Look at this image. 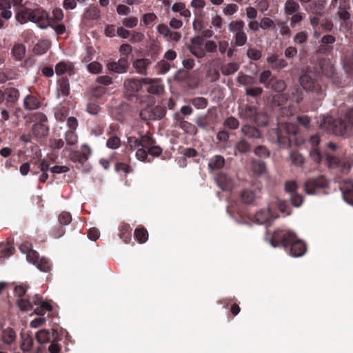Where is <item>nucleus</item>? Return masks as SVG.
<instances>
[{
	"label": "nucleus",
	"instance_id": "1",
	"mask_svg": "<svg viewBox=\"0 0 353 353\" xmlns=\"http://www.w3.org/2000/svg\"><path fill=\"white\" fill-rule=\"evenodd\" d=\"M273 247L282 246L293 257H300L307 251L306 244L290 231L276 230L270 237Z\"/></svg>",
	"mask_w": 353,
	"mask_h": 353
},
{
	"label": "nucleus",
	"instance_id": "2",
	"mask_svg": "<svg viewBox=\"0 0 353 353\" xmlns=\"http://www.w3.org/2000/svg\"><path fill=\"white\" fill-rule=\"evenodd\" d=\"M353 126V108L350 109L345 119H334L331 116L323 117L319 121V128L327 133L343 136Z\"/></svg>",
	"mask_w": 353,
	"mask_h": 353
},
{
	"label": "nucleus",
	"instance_id": "3",
	"mask_svg": "<svg viewBox=\"0 0 353 353\" xmlns=\"http://www.w3.org/2000/svg\"><path fill=\"white\" fill-rule=\"evenodd\" d=\"M299 132L297 125L292 123L279 124L276 128L270 131V137L272 141L278 143L281 148H288L295 140L294 137Z\"/></svg>",
	"mask_w": 353,
	"mask_h": 353
},
{
	"label": "nucleus",
	"instance_id": "4",
	"mask_svg": "<svg viewBox=\"0 0 353 353\" xmlns=\"http://www.w3.org/2000/svg\"><path fill=\"white\" fill-rule=\"evenodd\" d=\"M47 15L46 10L42 8L31 9L25 6L18 8L15 14V19L20 24L26 23L28 21L35 23L40 28V22L43 24Z\"/></svg>",
	"mask_w": 353,
	"mask_h": 353
},
{
	"label": "nucleus",
	"instance_id": "5",
	"mask_svg": "<svg viewBox=\"0 0 353 353\" xmlns=\"http://www.w3.org/2000/svg\"><path fill=\"white\" fill-rule=\"evenodd\" d=\"M239 114L241 119L254 122L257 125L265 126L268 123V115L259 112L256 105L246 104L240 106L239 108Z\"/></svg>",
	"mask_w": 353,
	"mask_h": 353
},
{
	"label": "nucleus",
	"instance_id": "6",
	"mask_svg": "<svg viewBox=\"0 0 353 353\" xmlns=\"http://www.w3.org/2000/svg\"><path fill=\"white\" fill-rule=\"evenodd\" d=\"M46 14L47 17L43 24L40 22V28L46 29L48 27H50L58 35L63 34L66 32V27L63 23H60L64 17L63 10L59 8H56L52 12V17L46 10Z\"/></svg>",
	"mask_w": 353,
	"mask_h": 353
},
{
	"label": "nucleus",
	"instance_id": "7",
	"mask_svg": "<svg viewBox=\"0 0 353 353\" xmlns=\"http://www.w3.org/2000/svg\"><path fill=\"white\" fill-rule=\"evenodd\" d=\"M329 181L323 175L308 178L304 183V190L307 194H315L319 190L325 189Z\"/></svg>",
	"mask_w": 353,
	"mask_h": 353
},
{
	"label": "nucleus",
	"instance_id": "8",
	"mask_svg": "<svg viewBox=\"0 0 353 353\" xmlns=\"http://www.w3.org/2000/svg\"><path fill=\"white\" fill-rule=\"evenodd\" d=\"M300 83L303 88L305 90L312 92L314 94V99L318 101L323 99L325 94L318 81L307 74L302 75L300 77Z\"/></svg>",
	"mask_w": 353,
	"mask_h": 353
},
{
	"label": "nucleus",
	"instance_id": "9",
	"mask_svg": "<svg viewBox=\"0 0 353 353\" xmlns=\"http://www.w3.org/2000/svg\"><path fill=\"white\" fill-rule=\"evenodd\" d=\"M142 79L132 78L124 81L125 95L128 100L131 101L138 100L137 93L142 88L143 85Z\"/></svg>",
	"mask_w": 353,
	"mask_h": 353
},
{
	"label": "nucleus",
	"instance_id": "10",
	"mask_svg": "<svg viewBox=\"0 0 353 353\" xmlns=\"http://www.w3.org/2000/svg\"><path fill=\"white\" fill-rule=\"evenodd\" d=\"M166 109L161 105L148 107L141 110L139 116L142 120H160L165 117Z\"/></svg>",
	"mask_w": 353,
	"mask_h": 353
},
{
	"label": "nucleus",
	"instance_id": "11",
	"mask_svg": "<svg viewBox=\"0 0 353 353\" xmlns=\"http://www.w3.org/2000/svg\"><path fill=\"white\" fill-rule=\"evenodd\" d=\"M92 154V149L87 144H83L80 150L72 151L70 153V159L77 163V168H80L87 162L90 155Z\"/></svg>",
	"mask_w": 353,
	"mask_h": 353
},
{
	"label": "nucleus",
	"instance_id": "12",
	"mask_svg": "<svg viewBox=\"0 0 353 353\" xmlns=\"http://www.w3.org/2000/svg\"><path fill=\"white\" fill-rule=\"evenodd\" d=\"M261 189L256 185L244 189L241 193V201L247 204L254 203L261 197Z\"/></svg>",
	"mask_w": 353,
	"mask_h": 353
},
{
	"label": "nucleus",
	"instance_id": "13",
	"mask_svg": "<svg viewBox=\"0 0 353 353\" xmlns=\"http://www.w3.org/2000/svg\"><path fill=\"white\" fill-rule=\"evenodd\" d=\"M16 341L17 333L13 328L8 327L2 329L0 333V344L2 346L11 350Z\"/></svg>",
	"mask_w": 353,
	"mask_h": 353
},
{
	"label": "nucleus",
	"instance_id": "14",
	"mask_svg": "<svg viewBox=\"0 0 353 353\" xmlns=\"http://www.w3.org/2000/svg\"><path fill=\"white\" fill-rule=\"evenodd\" d=\"M331 6L337 7V14L339 19L343 21H347L350 19L349 10L351 8L350 0H332Z\"/></svg>",
	"mask_w": 353,
	"mask_h": 353
},
{
	"label": "nucleus",
	"instance_id": "15",
	"mask_svg": "<svg viewBox=\"0 0 353 353\" xmlns=\"http://www.w3.org/2000/svg\"><path fill=\"white\" fill-rule=\"evenodd\" d=\"M302 6L309 3L307 10L315 15H323L327 0H299Z\"/></svg>",
	"mask_w": 353,
	"mask_h": 353
},
{
	"label": "nucleus",
	"instance_id": "16",
	"mask_svg": "<svg viewBox=\"0 0 353 353\" xmlns=\"http://www.w3.org/2000/svg\"><path fill=\"white\" fill-rule=\"evenodd\" d=\"M54 71L56 74L60 77H64V74L72 77L76 73L74 63L68 61H61L57 63L55 65Z\"/></svg>",
	"mask_w": 353,
	"mask_h": 353
},
{
	"label": "nucleus",
	"instance_id": "17",
	"mask_svg": "<svg viewBox=\"0 0 353 353\" xmlns=\"http://www.w3.org/2000/svg\"><path fill=\"white\" fill-rule=\"evenodd\" d=\"M130 66L127 57H121L117 61H112L107 63L108 70L118 74H123L128 71Z\"/></svg>",
	"mask_w": 353,
	"mask_h": 353
},
{
	"label": "nucleus",
	"instance_id": "18",
	"mask_svg": "<svg viewBox=\"0 0 353 353\" xmlns=\"http://www.w3.org/2000/svg\"><path fill=\"white\" fill-rule=\"evenodd\" d=\"M57 97H65L70 93V85L68 77H61L57 80Z\"/></svg>",
	"mask_w": 353,
	"mask_h": 353
},
{
	"label": "nucleus",
	"instance_id": "19",
	"mask_svg": "<svg viewBox=\"0 0 353 353\" xmlns=\"http://www.w3.org/2000/svg\"><path fill=\"white\" fill-rule=\"evenodd\" d=\"M143 148L148 150V154L153 157H159L162 153V148L156 144L155 139L151 136L143 138Z\"/></svg>",
	"mask_w": 353,
	"mask_h": 353
},
{
	"label": "nucleus",
	"instance_id": "20",
	"mask_svg": "<svg viewBox=\"0 0 353 353\" xmlns=\"http://www.w3.org/2000/svg\"><path fill=\"white\" fill-rule=\"evenodd\" d=\"M142 81L143 85H148L146 90L150 94H159L163 91V86L158 79L143 78Z\"/></svg>",
	"mask_w": 353,
	"mask_h": 353
},
{
	"label": "nucleus",
	"instance_id": "21",
	"mask_svg": "<svg viewBox=\"0 0 353 353\" xmlns=\"http://www.w3.org/2000/svg\"><path fill=\"white\" fill-rule=\"evenodd\" d=\"M10 8V0H0V28L3 27L6 21L12 17V13Z\"/></svg>",
	"mask_w": 353,
	"mask_h": 353
},
{
	"label": "nucleus",
	"instance_id": "22",
	"mask_svg": "<svg viewBox=\"0 0 353 353\" xmlns=\"http://www.w3.org/2000/svg\"><path fill=\"white\" fill-rule=\"evenodd\" d=\"M215 181L216 185L223 191H231L233 186L232 179L223 172H219L215 177Z\"/></svg>",
	"mask_w": 353,
	"mask_h": 353
},
{
	"label": "nucleus",
	"instance_id": "23",
	"mask_svg": "<svg viewBox=\"0 0 353 353\" xmlns=\"http://www.w3.org/2000/svg\"><path fill=\"white\" fill-rule=\"evenodd\" d=\"M340 190L342 192L344 200L353 205V181L345 180L340 184Z\"/></svg>",
	"mask_w": 353,
	"mask_h": 353
},
{
	"label": "nucleus",
	"instance_id": "24",
	"mask_svg": "<svg viewBox=\"0 0 353 353\" xmlns=\"http://www.w3.org/2000/svg\"><path fill=\"white\" fill-rule=\"evenodd\" d=\"M276 219L270 209L261 210L254 215V221L259 224H264L270 223Z\"/></svg>",
	"mask_w": 353,
	"mask_h": 353
},
{
	"label": "nucleus",
	"instance_id": "25",
	"mask_svg": "<svg viewBox=\"0 0 353 353\" xmlns=\"http://www.w3.org/2000/svg\"><path fill=\"white\" fill-rule=\"evenodd\" d=\"M301 12V6L296 0H287L283 6V12L286 17Z\"/></svg>",
	"mask_w": 353,
	"mask_h": 353
},
{
	"label": "nucleus",
	"instance_id": "26",
	"mask_svg": "<svg viewBox=\"0 0 353 353\" xmlns=\"http://www.w3.org/2000/svg\"><path fill=\"white\" fill-rule=\"evenodd\" d=\"M267 62L271 65L272 68L274 70H281L288 66V62L285 59L279 58L276 54H273L267 58Z\"/></svg>",
	"mask_w": 353,
	"mask_h": 353
},
{
	"label": "nucleus",
	"instance_id": "27",
	"mask_svg": "<svg viewBox=\"0 0 353 353\" xmlns=\"http://www.w3.org/2000/svg\"><path fill=\"white\" fill-rule=\"evenodd\" d=\"M41 105L40 100L32 94L27 95L23 100V106L26 110H34Z\"/></svg>",
	"mask_w": 353,
	"mask_h": 353
},
{
	"label": "nucleus",
	"instance_id": "28",
	"mask_svg": "<svg viewBox=\"0 0 353 353\" xmlns=\"http://www.w3.org/2000/svg\"><path fill=\"white\" fill-rule=\"evenodd\" d=\"M322 74L327 78L334 79L335 69L330 60H321L319 62Z\"/></svg>",
	"mask_w": 353,
	"mask_h": 353
},
{
	"label": "nucleus",
	"instance_id": "29",
	"mask_svg": "<svg viewBox=\"0 0 353 353\" xmlns=\"http://www.w3.org/2000/svg\"><path fill=\"white\" fill-rule=\"evenodd\" d=\"M225 159L221 155L213 156L208 162V169L210 172L222 169L225 165Z\"/></svg>",
	"mask_w": 353,
	"mask_h": 353
},
{
	"label": "nucleus",
	"instance_id": "30",
	"mask_svg": "<svg viewBox=\"0 0 353 353\" xmlns=\"http://www.w3.org/2000/svg\"><path fill=\"white\" fill-rule=\"evenodd\" d=\"M32 133L37 138H44L49 134V128L46 123H35L32 126Z\"/></svg>",
	"mask_w": 353,
	"mask_h": 353
},
{
	"label": "nucleus",
	"instance_id": "31",
	"mask_svg": "<svg viewBox=\"0 0 353 353\" xmlns=\"http://www.w3.org/2000/svg\"><path fill=\"white\" fill-rule=\"evenodd\" d=\"M241 131L249 139H259L261 136V132L256 127L250 125H243Z\"/></svg>",
	"mask_w": 353,
	"mask_h": 353
},
{
	"label": "nucleus",
	"instance_id": "32",
	"mask_svg": "<svg viewBox=\"0 0 353 353\" xmlns=\"http://www.w3.org/2000/svg\"><path fill=\"white\" fill-rule=\"evenodd\" d=\"M119 236L125 243H128L131 240L132 228L129 224L122 223L119 227Z\"/></svg>",
	"mask_w": 353,
	"mask_h": 353
},
{
	"label": "nucleus",
	"instance_id": "33",
	"mask_svg": "<svg viewBox=\"0 0 353 353\" xmlns=\"http://www.w3.org/2000/svg\"><path fill=\"white\" fill-rule=\"evenodd\" d=\"M101 11L97 6L88 8L85 10L83 19L84 20H97L100 17Z\"/></svg>",
	"mask_w": 353,
	"mask_h": 353
},
{
	"label": "nucleus",
	"instance_id": "34",
	"mask_svg": "<svg viewBox=\"0 0 353 353\" xmlns=\"http://www.w3.org/2000/svg\"><path fill=\"white\" fill-rule=\"evenodd\" d=\"M151 64L149 59H139L133 63V66L136 68L138 73L146 74L147 68Z\"/></svg>",
	"mask_w": 353,
	"mask_h": 353
},
{
	"label": "nucleus",
	"instance_id": "35",
	"mask_svg": "<svg viewBox=\"0 0 353 353\" xmlns=\"http://www.w3.org/2000/svg\"><path fill=\"white\" fill-rule=\"evenodd\" d=\"M288 20H278L276 22V25L279 28L280 34L283 39H289L292 35L291 27L288 26Z\"/></svg>",
	"mask_w": 353,
	"mask_h": 353
},
{
	"label": "nucleus",
	"instance_id": "36",
	"mask_svg": "<svg viewBox=\"0 0 353 353\" xmlns=\"http://www.w3.org/2000/svg\"><path fill=\"white\" fill-rule=\"evenodd\" d=\"M251 146L250 143L245 139H242L238 141L234 145V155L239 154H245L250 152Z\"/></svg>",
	"mask_w": 353,
	"mask_h": 353
},
{
	"label": "nucleus",
	"instance_id": "37",
	"mask_svg": "<svg viewBox=\"0 0 353 353\" xmlns=\"http://www.w3.org/2000/svg\"><path fill=\"white\" fill-rule=\"evenodd\" d=\"M26 46L22 43H16L12 48L11 53L17 61H21L26 54Z\"/></svg>",
	"mask_w": 353,
	"mask_h": 353
},
{
	"label": "nucleus",
	"instance_id": "38",
	"mask_svg": "<svg viewBox=\"0 0 353 353\" xmlns=\"http://www.w3.org/2000/svg\"><path fill=\"white\" fill-rule=\"evenodd\" d=\"M145 137H148V134H144L141 137L140 139L136 138L134 137H130L128 138V147L130 149L131 151H133L136 148L141 146L143 148V138Z\"/></svg>",
	"mask_w": 353,
	"mask_h": 353
},
{
	"label": "nucleus",
	"instance_id": "39",
	"mask_svg": "<svg viewBox=\"0 0 353 353\" xmlns=\"http://www.w3.org/2000/svg\"><path fill=\"white\" fill-rule=\"evenodd\" d=\"M134 237L140 243H143L148 239V232L144 227H139L134 230Z\"/></svg>",
	"mask_w": 353,
	"mask_h": 353
},
{
	"label": "nucleus",
	"instance_id": "40",
	"mask_svg": "<svg viewBox=\"0 0 353 353\" xmlns=\"http://www.w3.org/2000/svg\"><path fill=\"white\" fill-rule=\"evenodd\" d=\"M239 67L240 65L238 63H228L221 68V72L224 75L229 76L234 74L236 71H238Z\"/></svg>",
	"mask_w": 353,
	"mask_h": 353
},
{
	"label": "nucleus",
	"instance_id": "41",
	"mask_svg": "<svg viewBox=\"0 0 353 353\" xmlns=\"http://www.w3.org/2000/svg\"><path fill=\"white\" fill-rule=\"evenodd\" d=\"M4 95L7 97V101L15 103L19 98V91L14 88H8L4 91Z\"/></svg>",
	"mask_w": 353,
	"mask_h": 353
},
{
	"label": "nucleus",
	"instance_id": "42",
	"mask_svg": "<svg viewBox=\"0 0 353 353\" xmlns=\"http://www.w3.org/2000/svg\"><path fill=\"white\" fill-rule=\"evenodd\" d=\"M305 14L302 12H299L296 14H292L288 18V21H290V26L292 28H295L296 26L301 25V21L303 20Z\"/></svg>",
	"mask_w": 353,
	"mask_h": 353
},
{
	"label": "nucleus",
	"instance_id": "43",
	"mask_svg": "<svg viewBox=\"0 0 353 353\" xmlns=\"http://www.w3.org/2000/svg\"><path fill=\"white\" fill-rule=\"evenodd\" d=\"M343 61L347 70H353V50H347L345 52Z\"/></svg>",
	"mask_w": 353,
	"mask_h": 353
},
{
	"label": "nucleus",
	"instance_id": "44",
	"mask_svg": "<svg viewBox=\"0 0 353 353\" xmlns=\"http://www.w3.org/2000/svg\"><path fill=\"white\" fill-rule=\"evenodd\" d=\"M51 334L47 330H41L37 332L36 338L41 344H44L51 341Z\"/></svg>",
	"mask_w": 353,
	"mask_h": 353
},
{
	"label": "nucleus",
	"instance_id": "45",
	"mask_svg": "<svg viewBox=\"0 0 353 353\" xmlns=\"http://www.w3.org/2000/svg\"><path fill=\"white\" fill-rule=\"evenodd\" d=\"M290 159L292 164L295 166L301 167L304 163V157L297 151H291Z\"/></svg>",
	"mask_w": 353,
	"mask_h": 353
},
{
	"label": "nucleus",
	"instance_id": "46",
	"mask_svg": "<svg viewBox=\"0 0 353 353\" xmlns=\"http://www.w3.org/2000/svg\"><path fill=\"white\" fill-rule=\"evenodd\" d=\"M272 72L270 70L263 71L259 76V83L265 85L266 88H269L271 84Z\"/></svg>",
	"mask_w": 353,
	"mask_h": 353
},
{
	"label": "nucleus",
	"instance_id": "47",
	"mask_svg": "<svg viewBox=\"0 0 353 353\" xmlns=\"http://www.w3.org/2000/svg\"><path fill=\"white\" fill-rule=\"evenodd\" d=\"M245 23L241 20L232 21L229 23L228 29L231 32L238 33L243 31Z\"/></svg>",
	"mask_w": 353,
	"mask_h": 353
},
{
	"label": "nucleus",
	"instance_id": "48",
	"mask_svg": "<svg viewBox=\"0 0 353 353\" xmlns=\"http://www.w3.org/2000/svg\"><path fill=\"white\" fill-rule=\"evenodd\" d=\"M239 124V120L232 116L228 117L223 122L224 127L232 130L238 129Z\"/></svg>",
	"mask_w": 353,
	"mask_h": 353
},
{
	"label": "nucleus",
	"instance_id": "49",
	"mask_svg": "<svg viewBox=\"0 0 353 353\" xmlns=\"http://www.w3.org/2000/svg\"><path fill=\"white\" fill-rule=\"evenodd\" d=\"M17 305L21 311L28 312L32 309L33 305L29 299L21 298L17 301Z\"/></svg>",
	"mask_w": 353,
	"mask_h": 353
},
{
	"label": "nucleus",
	"instance_id": "50",
	"mask_svg": "<svg viewBox=\"0 0 353 353\" xmlns=\"http://www.w3.org/2000/svg\"><path fill=\"white\" fill-rule=\"evenodd\" d=\"M35 265H37V267L39 270L44 272H48L51 269V263L50 260L45 257L40 258V259Z\"/></svg>",
	"mask_w": 353,
	"mask_h": 353
},
{
	"label": "nucleus",
	"instance_id": "51",
	"mask_svg": "<svg viewBox=\"0 0 353 353\" xmlns=\"http://www.w3.org/2000/svg\"><path fill=\"white\" fill-rule=\"evenodd\" d=\"M234 45L236 46L241 47L244 46L248 41V36L246 33L243 31L235 33L234 36Z\"/></svg>",
	"mask_w": 353,
	"mask_h": 353
},
{
	"label": "nucleus",
	"instance_id": "52",
	"mask_svg": "<svg viewBox=\"0 0 353 353\" xmlns=\"http://www.w3.org/2000/svg\"><path fill=\"white\" fill-rule=\"evenodd\" d=\"M270 88L276 92H280L285 89L286 84L283 80L272 79Z\"/></svg>",
	"mask_w": 353,
	"mask_h": 353
},
{
	"label": "nucleus",
	"instance_id": "53",
	"mask_svg": "<svg viewBox=\"0 0 353 353\" xmlns=\"http://www.w3.org/2000/svg\"><path fill=\"white\" fill-rule=\"evenodd\" d=\"M191 103L196 108V109H204L208 105V101L207 99L202 97H194L191 99Z\"/></svg>",
	"mask_w": 353,
	"mask_h": 353
},
{
	"label": "nucleus",
	"instance_id": "54",
	"mask_svg": "<svg viewBox=\"0 0 353 353\" xmlns=\"http://www.w3.org/2000/svg\"><path fill=\"white\" fill-rule=\"evenodd\" d=\"M65 140L69 145H76L78 142V136L74 130H67L65 133Z\"/></svg>",
	"mask_w": 353,
	"mask_h": 353
},
{
	"label": "nucleus",
	"instance_id": "55",
	"mask_svg": "<svg viewBox=\"0 0 353 353\" xmlns=\"http://www.w3.org/2000/svg\"><path fill=\"white\" fill-rule=\"evenodd\" d=\"M252 170L257 174H261L265 172L266 166L261 160H254L252 165Z\"/></svg>",
	"mask_w": 353,
	"mask_h": 353
},
{
	"label": "nucleus",
	"instance_id": "56",
	"mask_svg": "<svg viewBox=\"0 0 353 353\" xmlns=\"http://www.w3.org/2000/svg\"><path fill=\"white\" fill-rule=\"evenodd\" d=\"M260 27L263 30H276L274 21L270 17H263L260 22Z\"/></svg>",
	"mask_w": 353,
	"mask_h": 353
},
{
	"label": "nucleus",
	"instance_id": "57",
	"mask_svg": "<svg viewBox=\"0 0 353 353\" xmlns=\"http://www.w3.org/2000/svg\"><path fill=\"white\" fill-rule=\"evenodd\" d=\"M238 83L243 85H252L255 83L254 77L250 75L239 73L236 79Z\"/></svg>",
	"mask_w": 353,
	"mask_h": 353
},
{
	"label": "nucleus",
	"instance_id": "58",
	"mask_svg": "<svg viewBox=\"0 0 353 353\" xmlns=\"http://www.w3.org/2000/svg\"><path fill=\"white\" fill-rule=\"evenodd\" d=\"M59 224L64 226L70 224L72 221V216L70 212L63 211L58 217Z\"/></svg>",
	"mask_w": 353,
	"mask_h": 353
},
{
	"label": "nucleus",
	"instance_id": "59",
	"mask_svg": "<svg viewBox=\"0 0 353 353\" xmlns=\"http://www.w3.org/2000/svg\"><path fill=\"white\" fill-rule=\"evenodd\" d=\"M190 53L198 59L203 58L205 56V50L203 47L188 46Z\"/></svg>",
	"mask_w": 353,
	"mask_h": 353
},
{
	"label": "nucleus",
	"instance_id": "60",
	"mask_svg": "<svg viewBox=\"0 0 353 353\" xmlns=\"http://www.w3.org/2000/svg\"><path fill=\"white\" fill-rule=\"evenodd\" d=\"M179 126L186 133L194 134L196 132V129L195 126L187 121H182V122L179 123Z\"/></svg>",
	"mask_w": 353,
	"mask_h": 353
},
{
	"label": "nucleus",
	"instance_id": "61",
	"mask_svg": "<svg viewBox=\"0 0 353 353\" xmlns=\"http://www.w3.org/2000/svg\"><path fill=\"white\" fill-rule=\"evenodd\" d=\"M14 250V247L10 243L0 245V251L2 252L3 256L6 258L12 255Z\"/></svg>",
	"mask_w": 353,
	"mask_h": 353
},
{
	"label": "nucleus",
	"instance_id": "62",
	"mask_svg": "<svg viewBox=\"0 0 353 353\" xmlns=\"http://www.w3.org/2000/svg\"><path fill=\"white\" fill-rule=\"evenodd\" d=\"M261 55V52L258 49L250 47L247 50V56L252 60L258 61Z\"/></svg>",
	"mask_w": 353,
	"mask_h": 353
},
{
	"label": "nucleus",
	"instance_id": "63",
	"mask_svg": "<svg viewBox=\"0 0 353 353\" xmlns=\"http://www.w3.org/2000/svg\"><path fill=\"white\" fill-rule=\"evenodd\" d=\"M106 145L110 149H117L121 145V140L117 136H111L107 140Z\"/></svg>",
	"mask_w": 353,
	"mask_h": 353
},
{
	"label": "nucleus",
	"instance_id": "64",
	"mask_svg": "<svg viewBox=\"0 0 353 353\" xmlns=\"http://www.w3.org/2000/svg\"><path fill=\"white\" fill-rule=\"evenodd\" d=\"M65 230L63 226L58 224L51 230L50 235L54 239H59L63 236L65 234Z\"/></svg>",
	"mask_w": 353,
	"mask_h": 353
}]
</instances>
